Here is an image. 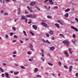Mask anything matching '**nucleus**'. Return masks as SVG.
Returning a JSON list of instances; mask_svg holds the SVG:
<instances>
[{
  "label": "nucleus",
  "instance_id": "obj_1",
  "mask_svg": "<svg viewBox=\"0 0 78 78\" xmlns=\"http://www.w3.org/2000/svg\"><path fill=\"white\" fill-rule=\"evenodd\" d=\"M63 44H65L66 45L69 46V44H70V42L69 41L66 40L63 41H62Z\"/></svg>",
  "mask_w": 78,
  "mask_h": 78
},
{
  "label": "nucleus",
  "instance_id": "obj_2",
  "mask_svg": "<svg viewBox=\"0 0 78 78\" xmlns=\"http://www.w3.org/2000/svg\"><path fill=\"white\" fill-rule=\"evenodd\" d=\"M26 17H30V18H35L36 17V15H32L30 14L29 15L26 16Z\"/></svg>",
  "mask_w": 78,
  "mask_h": 78
},
{
  "label": "nucleus",
  "instance_id": "obj_3",
  "mask_svg": "<svg viewBox=\"0 0 78 78\" xmlns=\"http://www.w3.org/2000/svg\"><path fill=\"white\" fill-rule=\"evenodd\" d=\"M33 46L32 44L30 45L29 46V48H30V50H32L33 51H34V50L33 48Z\"/></svg>",
  "mask_w": 78,
  "mask_h": 78
},
{
  "label": "nucleus",
  "instance_id": "obj_4",
  "mask_svg": "<svg viewBox=\"0 0 78 78\" xmlns=\"http://www.w3.org/2000/svg\"><path fill=\"white\" fill-rule=\"evenodd\" d=\"M36 2H32L30 3V6H34V5L36 4Z\"/></svg>",
  "mask_w": 78,
  "mask_h": 78
},
{
  "label": "nucleus",
  "instance_id": "obj_5",
  "mask_svg": "<svg viewBox=\"0 0 78 78\" xmlns=\"http://www.w3.org/2000/svg\"><path fill=\"white\" fill-rule=\"evenodd\" d=\"M41 24L43 26L45 27H47V23L42 22Z\"/></svg>",
  "mask_w": 78,
  "mask_h": 78
},
{
  "label": "nucleus",
  "instance_id": "obj_6",
  "mask_svg": "<svg viewBox=\"0 0 78 78\" xmlns=\"http://www.w3.org/2000/svg\"><path fill=\"white\" fill-rule=\"evenodd\" d=\"M71 28H72L73 29H74V30H75L76 31H77V32H78V30L77 28H76L73 26H71Z\"/></svg>",
  "mask_w": 78,
  "mask_h": 78
},
{
  "label": "nucleus",
  "instance_id": "obj_7",
  "mask_svg": "<svg viewBox=\"0 0 78 78\" xmlns=\"http://www.w3.org/2000/svg\"><path fill=\"white\" fill-rule=\"evenodd\" d=\"M49 3L50 5H53V1H52V0H49Z\"/></svg>",
  "mask_w": 78,
  "mask_h": 78
},
{
  "label": "nucleus",
  "instance_id": "obj_8",
  "mask_svg": "<svg viewBox=\"0 0 78 78\" xmlns=\"http://www.w3.org/2000/svg\"><path fill=\"white\" fill-rule=\"evenodd\" d=\"M49 33L50 35H53V34H54L53 31L52 30H51L49 31Z\"/></svg>",
  "mask_w": 78,
  "mask_h": 78
},
{
  "label": "nucleus",
  "instance_id": "obj_9",
  "mask_svg": "<svg viewBox=\"0 0 78 78\" xmlns=\"http://www.w3.org/2000/svg\"><path fill=\"white\" fill-rule=\"evenodd\" d=\"M5 76L7 78H10L9 75L7 73H6L5 74Z\"/></svg>",
  "mask_w": 78,
  "mask_h": 78
},
{
  "label": "nucleus",
  "instance_id": "obj_10",
  "mask_svg": "<svg viewBox=\"0 0 78 78\" xmlns=\"http://www.w3.org/2000/svg\"><path fill=\"white\" fill-rule=\"evenodd\" d=\"M50 51H53V50H55V47H50Z\"/></svg>",
  "mask_w": 78,
  "mask_h": 78
},
{
  "label": "nucleus",
  "instance_id": "obj_11",
  "mask_svg": "<svg viewBox=\"0 0 78 78\" xmlns=\"http://www.w3.org/2000/svg\"><path fill=\"white\" fill-rule=\"evenodd\" d=\"M72 67H73V66H69V70L70 72H71V71H72Z\"/></svg>",
  "mask_w": 78,
  "mask_h": 78
},
{
  "label": "nucleus",
  "instance_id": "obj_12",
  "mask_svg": "<svg viewBox=\"0 0 78 78\" xmlns=\"http://www.w3.org/2000/svg\"><path fill=\"white\" fill-rule=\"evenodd\" d=\"M27 8H28L29 10V11H30V12H33V10H32V9H31V8H30V7H29V6H27Z\"/></svg>",
  "mask_w": 78,
  "mask_h": 78
},
{
  "label": "nucleus",
  "instance_id": "obj_13",
  "mask_svg": "<svg viewBox=\"0 0 78 78\" xmlns=\"http://www.w3.org/2000/svg\"><path fill=\"white\" fill-rule=\"evenodd\" d=\"M76 39H74V40H72V42L74 44H75V43L76 42Z\"/></svg>",
  "mask_w": 78,
  "mask_h": 78
},
{
  "label": "nucleus",
  "instance_id": "obj_14",
  "mask_svg": "<svg viewBox=\"0 0 78 78\" xmlns=\"http://www.w3.org/2000/svg\"><path fill=\"white\" fill-rule=\"evenodd\" d=\"M32 27L34 28L35 30H37V26L36 25H33L32 26Z\"/></svg>",
  "mask_w": 78,
  "mask_h": 78
},
{
  "label": "nucleus",
  "instance_id": "obj_15",
  "mask_svg": "<svg viewBox=\"0 0 78 78\" xmlns=\"http://www.w3.org/2000/svg\"><path fill=\"white\" fill-rule=\"evenodd\" d=\"M38 72V69L37 68H35V70L34 71V72L35 73H37Z\"/></svg>",
  "mask_w": 78,
  "mask_h": 78
},
{
  "label": "nucleus",
  "instance_id": "obj_16",
  "mask_svg": "<svg viewBox=\"0 0 78 78\" xmlns=\"http://www.w3.org/2000/svg\"><path fill=\"white\" fill-rule=\"evenodd\" d=\"M64 53L65 55L66 56H69V54H68V53L67 52H64Z\"/></svg>",
  "mask_w": 78,
  "mask_h": 78
},
{
  "label": "nucleus",
  "instance_id": "obj_17",
  "mask_svg": "<svg viewBox=\"0 0 78 78\" xmlns=\"http://www.w3.org/2000/svg\"><path fill=\"white\" fill-rule=\"evenodd\" d=\"M55 25L56 26V27H57V28H59V27H60L59 25V24H58V23H55Z\"/></svg>",
  "mask_w": 78,
  "mask_h": 78
},
{
  "label": "nucleus",
  "instance_id": "obj_18",
  "mask_svg": "<svg viewBox=\"0 0 78 78\" xmlns=\"http://www.w3.org/2000/svg\"><path fill=\"white\" fill-rule=\"evenodd\" d=\"M22 17L21 19V20H24V19H25V16H22Z\"/></svg>",
  "mask_w": 78,
  "mask_h": 78
},
{
  "label": "nucleus",
  "instance_id": "obj_19",
  "mask_svg": "<svg viewBox=\"0 0 78 78\" xmlns=\"http://www.w3.org/2000/svg\"><path fill=\"white\" fill-rule=\"evenodd\" d=\"M19 73L18 72H15L14 73V74L15 75H18V74H19Z\"/></svg>",
  "mask_w": 78,
  "mask_h": 78
},
{
  "label": "nucleus",
  "instance_id": "obj_20",
  "mask_svg": "<svg viewBox=\"0 0 78 78\" xmlns=\"http://www.w3.org/2000/svg\"><path fill=\"white\" fill-rule=\"evenodd\" d=\"M23 33L24 34V35L26 36H27V34H26V32L25 31H23Z\"/></svg>",
  "mask_w": 78,
  "mask_h": 78
},
{
  "label": "nucleus",
  "instance_id": "obj_21",
  "mask_svg": "<svg viewBox=\"0 0 78 78\" xmlns=\"http://www.w3.org/2000/svg\"><path fill=\"white\" fill-rule=\"evenodd\" d=\"M68 16H69V14H68V13H66L64 15L65 17H68Z\"/></svg>",
  "mask_w": 78,
  "mask_h": 78
},
{
  "label": "nucleus",
  "instance_id": "obj_22",
  "mask_svg": "<svg viewBox=\"0 0 78 78\" xmlns=\"http://www.w3.org/2000/svg\"><path fill=\"white\" fill-rule=\"evenodd\" d=\"M57 22L59 23H60L61 24H63V23L62 22H61V21H60V20H58Z\"/></svg>",
  "mask_w": 78,
  "mask_h": 78
},
{
  "label": "nucleus",
  "instance_id": "obj_23",
  "mask_svg": "<svg viewBox=\"0 0 78 78\" xmlns=\"http://www.w3.org/2000/svg\"><path fill=\"white\" fill-rule=\"evenodd\" d=\"M70 11V9L69 8L67 9L66 10H65V12H69V11Z\"/></svg>",
  "mask_w": 78,
  "mask_h": 78
},
{
  "label": "nucleus",
  "instance_id": "obj_24",
  "mask_svg": "<svg viewBox=\"0 0 78 78\" xmlns=\"http://www.w3.org/2000/svg\"><path fill=\"white\" fill-rule=\"evenodd\" d=\"M41 54L42 55L43 54H44V50H43V49H41Z\"/></svg>",
  "mask_w": 78,
  "mask_h": 78
},
{
  "label": "nucleus",
  "instance_id": "obj_25",
  "mask_svg": "<svg viewBox=\"0 0 78 78\" xmlns=\"http://www.w3.org/2000/svg\"><path fill=\"white\" fill-rule=\"evenodd\" d=\"M59 35H60V36H62V37L64 38V35L63 34H59Z\"/></svg>",
  "mask_w": 78,
  "mask_h": 78
},
{
  "label": "nucleus",
  "instance_id": "obj_26",
  "mask_svg": "<svg viewBox=\"0 0 78 78\" xmlns=\"http://www.w3.org/2000/svg\"><path fill=\"white\" fill-rule=\"evenodd\" d=\"M35 7L39 11H41V9L39 8L38 7H37V6H35Z\"/></svg>",
  "mask_w": 78,
  "mask_h": 78
},
{
  "label": "nucleus",
  "instance_id": "obj_27",
  "mask_svg": "<svg viewBox=\"0 0 78 78\" xmlns=\"http://www.w3.org/2000/svg\"><path fill=\"white\" fill-rule=\"evenodd\" d=\"M58 9V7L57 6H55L53 8V9Z\"/></svg>",
  "mask_w": 78,
  "mask_h": 78
},
{
  "label": "nucleus",
  "instance_id": "obj_28",
  "mask_svg": "<svg viewBox=\"0 0 78 78\" xmlns=\"http://www.w3.org/2000/svg\"><path fill=\"white\" fill-rule=\"evenodd\" d=\"M47 17L48 19H52V17L49 15L47 16Z\"/></svg>",
  "mask_w": 78,
  "mask_h": 78
},
{
  "label": "nucleus",
  "instance_id": "obj_29",
  "mask_svg": "<svg viewBox=\"0 0 78 78\" xmlns=\"http://www.w3.org/2000/svg\"><path fill=\"white\" fill-rule=\"evenodd\" d=\"M0 70L1 72H4V70H3V69L1 68H0Z\"/></svg>",
  "mask_w": 78,
  "mask_h": 78
},
{
  "label": "nucleus",
  "instance_id": "obj_30",
  "mask_svg": "<svg viewBox=\"0 0 78 78\" xmlns=\"http://www.w3.org/2000/svg\"><path fill=\"white\" fill-rule=\"evenodd\" d=\"M30 34H31V35H33V36H34V33H33V32L31 31H30Z\"/></svg>",
  "mask_w": 78,
  "mask_h": 78
},
{
  "label": "nucleus",
  "instance_id": "obj_31",
  "mask_svg": "<svg viewBox=\"0 0 78 78\" xmlns=\"http://www.w3.org/2000/svg\"><path fill=\"white\" fill-rule=\"evenodd\" d=\"M12 30H14V31H16V29L14 27H12Z\"/></svg>",
  "mask_w": 78,
  "mask_h": 78
},
{
  "label": "nucleus",
  "instance_id": "obj_32",
  "mask_svg": "<svg viewBox=\"0 0 78 78\" xmlns=\"http://www.w3.org/2000/svg\"><path fill=\"white\" fill-rule=\"evenodd\" d=\"M46 42H47V43L48 44H50V42H49V41H48V40H47L46 41Z\"/></svg>",
  "mask_w": 78,
  "mask_h": 78
},
{
  "label": "nucleus",
  "instance_id": "obj_33",
  "mask_svg": "<svg viewBox=\"0 0 78 78\" xmlns=\"http://www.w3.org/2000/svg\"><path fill=\"white\" fill-rule=\"evenodd\" d=\"M64 67L66 69H68V67H67V66L65 65L64 66Z\"/></svg>",
  "mask_w": 78,
  "mask_h": 78
},
{
  "label": "nucleus",
  "instance_id": "obj_34",
  "mask_svg": "<svg viewBox=\"0 0 78 78\" xmlns=\"http://www.w3.org/2000/svg\"><path fill=\"white\" fill-rule=\"evenodd\" d=\"M73 37L74 38H75V37H76V36H75V34H73Z\"/></svg>",
  "mask_w": 78,
  "mask_h": 78
},
{
  "label": "nucleus",
  "instance_id": "obj_35",
  "mask_svg": "<svg viewBox=\"0 0 78 78\" xmlns=\"http://www.w3.org/2000/svg\"><path fill=\"white\" fill-rule=\"evenodd\" d=\"M21 67L23 69H25V67L23 66H21Z\"/></svg>",
  "mask_w": 78,
  "mask_h": 78
},
{
  "label": "nucleus",
  "instance_id": "obj_36",
  "mask_svg": "<svg viewBox=\"0 0 78 78\" xmlns=\"http://www.w3.org/2000/svg\"><path fill=\"white\" fill-rule=\"evenodd\" d=\"M16 53H17V52H16V51H14L13 52L12 54L13 55H16Z\"/></svg>",
  "mask_w": 78,
  "mask_h": 78
},
{
  "label": "nucleus",
  "instance_id": "obj_37",
  "mask_svg": "<svg viewBox=\"0 0 78 78\" xmlns=\"http://www.w3.org/2000/svg\"><path fill=\"white\" fill-rule=\"evenodd\" d=\"M29 61H33V59H29Z\"/></svg>",
  "mask_w": 78,
  "mask_h": 78
},
{
  "label": "nucleus",
  "instance_id": "obj_38",
  "mask_svg": "<svg viewBox=\"0 0 78 78\" xmlns=\"http://www.w3.org/2000/svg\"><path fill=\"white\" fill-rule=\"evenodd\" d=\"M19 41H20V43L21 44H23V42L21 40H19Z\"/></svg>",
  "mask_w": 78,
  "mask_h": 78
},
{
  "label": "nucleus",
  "instance_id": "obj_39",
  "mask_svg": "<svg viewBox=\"0 0 78 78\" xmlns=\"http://www.w3.org/2000/svg\"><path fill=\"white\" fill-rule=\"evenodd\" d=\"M8 37H9L8 35H5V38L6 39H8Z\"/></svg>",
  "mask_w": 78,
  "mask_h": 78
},
{
  "label": "nucleus",
  "instance_id": "obj_40",
  "mask_svg": "<svg viewBox=\"0 0 78 78\" xmlns=\"http://www.w3.org/2000/svg\"><path fill=\"white\" fill-rule=\"evenodd\" d=\"M37 77H40V78H41L42 77V76L40 75H37Z\"/></svg>",
  "mask_w": 78,
  "mask_h": 78
},
{
  "label": "nucleus",
  "instance_id": "obj_41",
  "mask_svg": "<svg viewBox=\"0 0 78 78\" xmlns=\"http://www.w3.org/2000/svg\"><path fill=\"white\" fill-rule=\"evenodd\" d=\"M14 38H16V39H17V38H18V37H17V36H16V35H14Z\"/></svg>",
  "mask_w": 78,
  "mask_h": 78
},
{
  "label": "nucleus",
  "instance_id": "obj_42",
  "mask_svg": "<svg viewBox=\"0 0 78 78\" xmlns=\"http://www.w3.org/2000/svg\"><path fill=\"white\" fill-rule=\"evenodd\" d=\"M46 36L47 37H49L50 36V35H49V34H46Z\"/></svg>",
  "mask_w": 78,
  "mask_h": 78
},
{
  "label": "nucleus",
  "instance_id": "obj_43",
  "mask_svg": "<svg viewBox=\"0 0 78 78\" xmlns=\"http://www.w3.org/2000/svg\"><path fill=\"white\" fill-rule=\"evenodd\" d=\"M48 64L50 66H53V64L50 63L48 62Z\"/></svg>",
  "mask_w": 78,
  "mask_h": 78
},
{
  "label": "nucleus",
  "instance_id": "obj_44",
  "mask_svg": "<svg viewBox=\"0 0 78 78\" xmlns=\"http://www.w3.org/2000/svg\"><path fill=\"white\" fill-rule=\"evenodd\" d=\"M42 40L43 42H44V43H45V42H46V41H45V40H44V39H42Z\"/></svg>",
  "mask_w": 78,
  "mask_h": 78
},
{
  "label": "nucleus",
  "instance_id": "obj_45",
  "mask_svg": "<svg viewBox=\"0 0 78 78\" xmlns=\"http://www.w3.org/2000/svg\"><path fill=\"white\" fill-rule=\"evenodd\" d=\"M25 22L26 23H28V21H27V19H26L25 20Z\"/></svg>",
  "mask_w": 78,
  "mask_h": 78
},
{
  "label": "nucleus",
  "instance_id": "obj_46",
  "mask_svg": "<svg viewBox=\"0 0 78 78\" xmlns=\"http://www.w3.org/2000/svg\"><path fill=\"white\" fill-rule=\"evenodd\" d=\"M2 77H3V78H4V77H5V74H2Z\"/></svg>",
  "mask_w": 78,
  "mask_h": 78
},
{
  "label": "nucleus",
  "instance_id": "obj_47",
  "mask_svg": "<svg viewBox=\"0 0 78 78\" xmlns=\"http://www.w3.org/2000/svg\"><path fill=\"white\" fill-rule=\"evenodd\" d=\"M48 0H45L44 1V3H46V2H48Z\"/></svg>",
  "mask_w": 78,
  "mask_h": 78
},
{
  "label": "nucleus",
  "instance_id": "obj_48",
  "mask_svg": "<svg viewBox=\"0 0 78 78\" xmlns=\"http://www.w3.org/2000/svg\"><path fill=\"white\" fill-rule=\"evenodd\" d=\"M8 13L7 12H5V14H4V15H5V16H6V15H8Z\"/></svg>",
  "mask_w": 78,
  "mask_h": 78
},
{
  "label": "nucleus",
  "instance_id": "obj_49",
  "mask_svg": "<svg viewBox=\"0 0 78 78\" xmlns=\"http://www.w3.org/2000/svg\"><path fill=\"white\" fill-rule=\"evenodd\" d=\"M58 64L60 66H61V62H59L58 63Z\"/></svg>",
  "mask_w": 78,
  "mask_h": 78
},
{
  "label": "nucleus",
  "instance_id": "obj_50",
  "mask_svg": "<svg viewBox=\"0 0 78 78\" xmlns=\"http://www.w3.org/2000/svg\"><path fill=\"white\" fill-rule=\"evenodd\" d=\"M1 13H2V14H3V12H4V11H3V10H1Z\"/></svg>",
  "mask_w": 78,
  "mask_h": 78
},
{
  "label": "nucleus",
  "instance_id": "obj_51",
  "mask_svg": "<svg viewBox=\"0 0 78 78\" xmlns=\"http://www.w3.org/2000/svg\"><path fill=\"white\" fill-rule=\"evenodd\" d=\"M32 21H31V20H30V22H28V23H31Z\"/></svg>",
  "mask_w": 78,
  "mask_h": 78
},
{
  "label": "nucleus",
  "instance_id": "obj_52",
  "mask_svg": "<svg viewBox=\"0 0 78 78\" xmlns=\"http://www.w3.org/2000/svg\"><path fill=\"white\" fill-rule=\"evenodd\" d=\"M76 76H78V73H76Z\"/></svg>",
  "mask_w": 78,
  "mask_h": 78
},
{
  "label": "nucleus",
  "instance_id": "obj_53",
  "mask_svg": "<svg viewBox=\"0 0 78 78\" xmlns=\"http://www.w3.org/2000/svg\"><path fill=\"white\" fill-rule=\"evenodd\" d=\"M25 41H28V40H29V39L28 38H26L25 39Z\"/></svg>",
  "mask_w": 78,
  "mask_h": 78
},
{
  "label": "nucleus",
  "instance_id": "obj_54",
  "mask_svg": "<svg viewBox=\"0 0 78 78\" xmlns=\"http://www.w3.org/2000/svg\"><path fill=\"white\" fill-rule=\"evenodd\" d=\"M24 66L27 67V66H28V64H26L24 65Z\"/></svg>",
  "mask_w": 78,
  "mask_h": 78
},
{
  "label": "nucleus",
  "instance_id": "obj_55",
  "mask_svg": "<svg viewBox=\"0 0 78 78\" xmlns=\"http://www.w3.org/2000/svg\"><path fill=\"white\" fill-rule=\"evenodd\" d=\"M41 60H42L43 61H44V58H41Z\"/></svg>",
  "mask_w": 78,
  "mask_h": 78
},
{
  "label": "nucleus",
  "instance_id": "obj_56",
  "mask_svg": "<svg viewBox=\"0 0 78 78\" xmlns=\"http://www.w3.org/2000/svg\"><path fill=\"white\" fill-rule=\"evenodd\" d=\"M10 36H12V35H13V33L12 32L10 33Z\"/></svg>",
  "mask_w": 78,
  "mask_h": 78
},
{
  "label": "nucleus",
  "instance_id": "obj_57",
  "mask_svg": "<svg viewBox=\"0 0 78 78\" xmlns=\"http://www.w3.org/2000/svg\"><path fill=\"white\" fill-rule=\"evenodd\" d=\"M16 40H13V41L12 42L13 43H14V42H16Z\"/></svg>",
  "mask_w": 78,
  "mask_h": 78
},
{
  "label": "nucleus",
  "instance_id": "obj_58",
  "mask_svg": "<svg viewBox=\"0 0 78 78\" xmlns=\"http://www.w3.org/2000/svg\"><path fill=\"white\" fill-rule=\"evenodd\" d=\"M2 65H3L4 66H6V63H3Z\"/></svg>",
  "mask_w": 78,
  "mask_h": 78
},
{
  "label": "nucleus",
  "instance_id": "obj_59",
  "mask_svg": "<svg viewBox=\"0 0 78 78\" xmlns=\"http://www.w3.org/2000/svg\"><path fill=\"white\" fill-rule=\"evenodd\" d=\"M28 54H29V55H30V54H31V52H30L29 51L28 52Z\"/></svg>",
  "mask_w": 78,
  "mask_h": 78
},
{
  "label": "nucleus",
  "instance_id": "obj_60",
  "mask_svg": "<svg viewBox=\"0 0 78 78\" xmlns=\"http://www.w3.org/2000/svg\"><path fill=\"white\" fill-rule=\"evenodd\" d=\"M47 55H48V56H50V54H49V53H48Z\"/></svg>",
  "mask_w": 78,
  "mask_h": 78
},
{
  "label": "nucleus",
  "instance_id": "obj_61",
  "mask_svg": "<svg viewBox=\"0 0 78 78\" xmlns=\"http://www.w3.org/2000/svg\"><path fill=\"white\" fill-rule=\"evenodd\" d=\"M18 11H20V8H18Z\"/></svg>",
  "mask_w": 78,
  "mask_h": 78
},
{
  "label": "nucleus",
  "instance_id": "obj_62",
  "mask_svg": "<svg viewBox=\"0 0 78 78\" xmlns=\"http://www.w3.org/2000/svg\"><path fill=\"white\" fill-rule=\"evenodd\" d=\"M52 75H53V76H55V74L52 73Z\"/></svg>",
  "mask_w": 78,
  "mask_h": 78
},
{
  "label": "nucleus",
  "instance_id": "obj_63",
  "mask_svg": "<svg viewBox=\"0 0 78 78\" xmlns=\"http://www.w3.org/2000/svg\"><path fill=\"white\" fill-rule=\"evenodd\" d=\"M13 57H16V55H13Z\"/></svg>",
  "mask_w": 78,
  "mask_h": 78
},
{
  "label": "nucleus",
  "instance_id": "obj_64",
  "mask_svg": "<svg viewBox=\"0 0 78 78\" xmlns=\"http://www.w3.org/2000/svg\"><path fill=\"white\" fill-rule=\"evenodd\" d=\"M76 20L77 22H78V20L77 18L76 19Z\"/></svg>",
  "mask_w": 78,
  "mask_h": 78
}]
</instances>
